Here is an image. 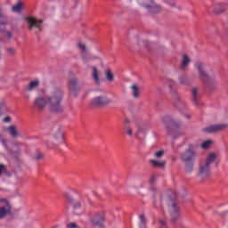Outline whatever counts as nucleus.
I'll use <instances>...</instances> for the list:
<instances>
[{
    "label": "nucleus",
    "mask_w": 228,
    "mask_h": 228,
    "mask_svg": "<svg viewBox=\"0 0 228 228\" xmlns=\"http://www.w3.org/2000/svg\"><path fill=\"white\" fill-rule=\"evenodd\" d=\"M63 99V93L60 90H54L49 94H40L35 98L34 108L36 110H45L49 108L51 111L58 113L61 111V100Z\"/></svg>",
    "instance_id": "f257e3e1"
},
{
    "label": "nucleus",
    "mask_w": 228,
    "mask_h": 228,
    "mask_svg": "<svg viewBox=\"0 0 228 228\" xmlns=\"http://www.w3.org/2000/svg\"><path fill=\"white\" fill-rule=\"evenodd\" d=\"M136 3L141 6V8H143V10H146V12L152 15H156V13H161V12H163V7L154 0H136Z\"/></svg>",
    "instance_id": "f03ea898"
},
{
    "label": "nucleus",
    "mask_w": 228,
    "mask_h": 228,
    "mask_svg": "<svg viewBox=\"0 0 228 228\" xmlns=\"http://www.w3.org/2000/svg\"><path fill=\"white\" fill-rule=\"evenodd\" d=\"M195 69L202 81H205L207 83L208 86H210L212 85H215L216 81L215 78H212L211 77L208 76V73L206 72V66L202 62H198L195 65Z\"/></svg>",
    "instance_id": "7ed1b4c3"
},
{
    "label": "nucleus",
    "mask_w": 228,
    "mask_h": 228,
    "mask_svg": "<svg viewBox=\"0 0 228 228\" xmlns=\"http://www.w3.org/2000/svg\"><path fill=\"white\" fill-rule=\"evenodd\" d=\"M197 175L200 181H206V179H209L211 175V166L205 164V162H201L200 164Z\"/></svg>",
    "instance_id": "20e7f679"
},
{
    "label": "nucleus",
    "mask_w": 228,
    "mask_h": 228,
    "mask_svg": "<svg viewBox=\"0 0 228 228\" xmlns=\"http://www.w3.org/2000/svg\"><path fill=\"white\" fill-rule=\"evenodd\" d=\"M12 211V206L10 201L6 199H0V219L4 218L7 215H10Z\"/></svg>",
    "instance_id": "39448f33"
},
{
    "label": "nucleus",
    "mask_w": 228,
    "mask_h": 228,
    "mask_svg": "<svg viewBox=\"0 0 228 228\" xmlns=\"http://www.w3.org/2000/svg\"><path fill=\"white\" fill-rule=\"evenodd\" d=\"M25 22L28 25V29L31 31L33 28L40 29L42 28V20L36 17H27L25 18Z\"/></svg>",
    "instance_id": "423d86ee"
},
{
    "label": "nucleus",
    "mask_w": 228,
    "mask_h": 228,
    "mask_svg": "<svg viewBox=\"0 0 228 228\" xmlns=\"http://www.w3.org/2000/svg\"><path fill=\"white\" fill-rule=\"evenodd\" d=\"M111 102L112 101L106 95L97 96L92 101L94 106H108V104H111Z\"/></svg>",
    "instance_id": "0eeeda50"
},
{
    "label": "nucleus",
    "mask_w": 228,
    "mask_h": 228,
    "mask_svg": "<svg viewBox=\"0 0 228 228\" xmlns=\"http://www.w3.org/2000/svg\"><path fill=\"white\" fill-rule=\"evenodd\" d=\"M196 156L197 153H195V151H193L192 149H189L182 154L181 159L183 160L184 163H191L195 162Z\"/></svg>",
    "instance_id": "6e6552de"
},
{
    "label": "nucleus",
    "mask_w": 228,
    "mask_h": 228,
    "mask_svg": "<svg viewBox=\"0 0 228 228\" xmlns=\"http://www.w3.org/2000/svg\"><path fill=\"white\" fill-rule=\"evenodd\" d=\"M228 125L225 123L211 125L204 128V133H218V131H224V129H227Z\"/></svg>",
    "instance_id": "1a4fd4ad"
},
{
    "label": "nucleus",
    "mask_w": 228,
    "mask_h": 228,
    "mask_svg": "<svg viewBox=\"0 0 228 228\" xmlns=\"http://www.w3.org/2000/svg\"><path fill=\"white\" fill-rule=\"evenodd\" d=\"M104 220H106L104 213L100 212L94 216L93 219L91 220V224H93V225H102Z\"/></svg>",
    "instance_id": "9d476101"
},
{
    "label": "nucleus",
    "mask_w": 228,
    "mask_h": 228,
    "mask_svg": "<svg viewBox=\"0 0 228 228\" xmlns=\"http://www.w3.org/2000/svg\"><path fill=\"white\" fill-rule=\"evenodd\" d=\"M77 47L79 49V51L81 52L82 53V60L83 61L86 62L88 61V48L86 47V45H85V43L79 41L77 43Z\"/></svg>",
    "instance_id": "9b49d317"
},
{
    "label": "nucleus",
    "mask_w": 228,
    "mask_h": 228,
    "mask_svg": "<svg viewBox=\"0 0 228 228\" xmlns=\"http://www.w3.org/2000/svg\"><path fill=\"white\" fill-rule=\"evenodd\" d=\"M170 213H171L172 220H177V218L181 216V211L179 210V207H177V204L173 203L170 206Z\"/></svg>",
    "instance_id": "f8f14e48"
},
{
    "label": "nucleus",
    "mask_w": 228,
    "mask_h": 228,
    "mask_svg": "<svg viewBox=\"0 0 228 228\" xmlns=\"http://www.w3.org/2000/svg\"><path fill=\"white\" fill-rule=\"evenodd\" d=\"M91 70L93 80L96 85H99V83H101V70H99V69L96 67H92Z\"/></svg>",
    "instance_id": "ddd939ff"
},
{
    "label": "nucleus",
    "mask_w": 228,
    "mask_h": 228,
    "mask_svg": "<svg viewBox=\"0 0 228 228\" xmlns=\"http://www.w3.org/2000/svg\"><path fill=\"white\" fill-rule=\"evenodd\" d=\"M5 131L12 136V138H17L20 136L19 128L15 126H9L5 128Z\"/></svg>",
    "instance_id": "4468645a"
},
{
    "label": "nucleus",
    "mask_w": 228,
    "mask_h": 228,
    "mask_svg": "<svg viewBox=\"0 0 228 228\" xmlns=\"http://www.w3.org/2000/svg\"><path fill=\"white\" fill-rule=\"evenodd\" d=\"M216 158H218V155L215 152H211L207 156L206 161L204 163L211 167V165L215 163Z\"/></svg>",
    "instance_id": "2eb2a0df"
},
{
    "label": "nucleus",
    "mask_w": 228,
    "mask_h": 228,
    "mask_svg": "<svg viewBox=\"0 0 228 228\" xmlns=\"http://www.w3.org/2000/svg\"><path fill=\"white\" fill-rule=\"evenodd\" d=\"M131 94L133 95V97L134 99H139L140 97V87L136 85V84H134L131 86Z\"/></svg>",
    "instance_id": "dca6fc26"
},
{
    "label": "nucleus",
    "mask_w": 228,
    "mask_h": 228,
    "mask_svg": "<svg viewBox=\"0 0 228 228\" xmlns=\"http://www.w3.org/2000/svg\"><path fill=\"white\" fill-rule=\"evenodd\" d=\"M190 63H191V59L188 56V54H183L181 62V69H186Z\"/></svg>",
    "instance_id": "f3484780"
},
{
    "label": "nucleus",
    "mask_w": 228,
    "mask_h": 228,
    "mask_svg": "<svg viewBox=\"0 0 228 228\" xmlns=\"http://www.w3.org/2000/svg\"><path fill=\"white\" fill-rule=\"evenodd\" d=\"M150 163H151L152 167H156L157 168H163L165 165H167V162H165V160L158 159H151L150 160Z\"/></svg>",
    "instance_id": "a211bd4d"
},
{
    "label": "nucleus",
    "mask_w": 228,
    "mask_h": 228,
    "mask_svg": "<svg viewBox=\"0 0 228 228\" xmlns=\"http://www.w3.org/2000/svg\"><path fill=\"white\" fill-rule=\"evenodd\" d=\"M53 138L56 143H63L64 142V134L61 131H58L54 134Z\"/></svg>",
    "instance_id": "6ab92c4d"
},
{
    "label": "nucleus",
    "mask_w": 228,
    "mask_h": 228,
    "mask_svg": "<svg viewBox=\"0 0 228 228\" xmlns=\"http://www.w3.org/2000/svg\"><path fill=\"white\" fill-rule=\"evenodd\" d=\"M105 79L108 83H113L115 81V75L111 72V69L105 70Z\"/></svg>",
    "instance_id": "aec40b11"
},
{
    "label": "nucleus",
    "mask_w": 228,
    "mask_h": 228,
    "mask_svg": "<svg viewBox=\"0 0 228 228\" xmlns=\"http://www.w3.org/2000/svg\"><path fill=\"white\" fill-rule=\"evenodd\" d=\"M38 85H40V81H38V79H35L28 85L27 89L28 92H33V90L38 88Z\"/></svg>",
    "instance_id": "412c9836"
},
{
    "label": "nucleus",
    "mask_w": 228,
    "mask_h": 228,
    "mask_svg": "<svg viewBox=\"0 0 228 228\" xmlns=\"http://www.w3.org/2000/svg\"><path fill=\"white\" fill-rule=\"evenodd\" d=\"M69 86L71 94H76V90H77V80L76 79L69 80Z\"/></svg>",
    "instance_id": "4be33fe9"
},
{
    "label": "nucleus",
    "mask_w": 228,
    "mask_h": 228,
    "mask_svg": "<svg viewBox=\"0 0 228 228\" xmlns=\"http://www.w3.org/2000/svg\"><path fill=\"white\" fill-rule=\"evenodd\" d=\"M12 10L15 13H20L22 11V3L18 2L16 4L12 5Z\"/></svg>",
    "instance_id": "5701e85b"
},
{
    "label": "nucleus",
    "mask_w": 228,
    "mask_h": 228,
    "mask_svg": "<svg viewBox=\"0 0 228 228\" xmlns=\"http://www.w3.org/2000/svg\"><path fill=\"white\" fill-rule=\"evenodd\" d=\"M213 143H215V142H213V140H211V139H208L207 141H204L200 144V147H201V149H209V147H211V145H213Z\"/></svg>",
    "instance_id": "b1692460"
},
{
    "label": "nucleus",
    "mask_w": 228,
    "mask_h": 228,
    "mask_svg": "<svg viewBox=\"0 0 228 228\" xmlns=\"http://www.w3.org/2000/svg\"><path fill=\"white\" fill-rule=\"evenodd\" d=\"M185 170L186 172H193V167L195 165V162H185Z\"/></svg>",
    "instance_id": "393cba45"
},
{
    "label": "nucleus",
    "mask_w": 228,
    "mask_h": 228,
    "mask_svg": "<svg viewBox=\"0 0 228 228\" xmlns=\"http://www.w3.org/2000/svg\"><path fill=\"white\" fill-rule=\"evenodd\" d=\"M8 20H6V16H4V13L0 9V26H3V24H7Z\"/></svg>",
    "instance_id": "a878e982"
},
{
    "label": "nucleus",
    "mask_w": 228,
    "mask_h": 228,
    "mask_svg": "<svg viewBox=\"0 0 228 228\" xmlns=\"http://www.w3.org/2000/svg\"><path fill=\"white\" fill-rule=\"evenodd\" d=\"M139 220H140V228L145 227V222H146L145 216L144 215H141L139 216Z\"/></svg>",
    "instance_id": "bb28decb"
},
{
    "label": "nucleus",
    "mask_w": 228,
    "mask_h": 228,
    "mask_svg": "<svg viewBox=\"0 0 228 228\" xmlns=\"http://www.w3.org/2000/svg\"><path fill=\"white\" fill-rule=\"evenodd\" d=\"M154 156H155V158H157V159H159L163 158V156H165V151L163 150L156 151L154 153Z\"/></svg>",
    "instance_id": "cd10ccee"
},
{
    "label": "nucleus",
    "mask_w": 228,
    "mask_h": 228,
    "mask_svg": "<svg viewBox=\"0 0 228 228\" xmlns=\"http://www.w3.org/2000/svg\"><path fill=\"white\" fill-rule=\"evenodd\" d=\"M0 175H6V166L0 164Z\"/></svg>",
    "instance_id": "c85d7f7f"
},
{
    "label": "nucleus",
    "mask_w": 228,
    "mask_h": 228,
    "mask_svg": "<svg viewBox=\"0 0 228 228\" xmlns=\"http://www.w3.org/2000/svg\"><path fill=\"white\" fill-rule=\"evenodd\" d=\"M191 94H192L193 100L197 101V99L199 98V93L197 91V88H192Z\"/></svg>",
    "instance_id": "c756f323"
},
{
    "label": "nucleus",
    "mask_w": 228,
    "mask_h": 228,
    "mask_svg": "<svg viewBox=\"0 0 228 228\" xmlns=\"http://www.w3.org/2000/svg\"><path fill=\"white\" fill-rule=\"evenodd\" d=\"M164 3L171 7L175 6V0H164Z\"/></svg>",
    "instance_id": "7c9ffc66"
},
{
    "label": "nucleus",
    "mask_w": 228,
    "mask_h": 228,
    "mask_svg": "<svg viewBox=\"0 0 228 228\" xmlns=\"http://www.w3.org/2000/svg\"><path fill=\"white\" fill-rule=\"evenodd\" d=\"M139 45H144L145 47H148L149 46V41L141 40V41H139Z\"/></svg>",
    "instance_id": "2f4dec72"
},
{
    "label": "nucleus",
    "mask_w": 228,
    "mask_h": 228,
    "mask_svg": "<svg viewBox=\"0 0 228 228\" xmlns=\"http://www.w3.org/2000/svg\"><path fill=\"white\" fill-rule=\"evenodd\" d=\"M0 142H1V143H3L4 147H5V149H8V146L6 145L7 141L4 138H3V136H1V135H0Z\"/></svg>",
    "instance_id": "473e14b6"
},
{
    "label": "nucleus",
    "mask_w": 228,
    "mask_h": 228,
    "mask_svg": "<svg viewBox=\"0 0 228 228\" xmlns=\"http://www.w3.org/2000/svg\"><path fill=\"white\" fill-rule=\"evenodd\" d=\"M7 54H9L10 56H12V54H15V50L14 48H7Z\"/></svg>",
    "instance_id": "72a5a7b5"
},
{
    "label": "nucleus",
    "mask_w": 228,
    "mask_h": 228,
    "mask_svg": "<svg viewBox=\"0 0 228 228\" xmlns=\"http://www.w3.org/2000/svg\"><path fill=\"white\" fill-rule=\"evenodd\" d=\"M179 81H180L181 85H184L186 83V77L181 76L179 77Z\"/></svg>",
    "instance_id": "f704fd0d"
},
{
    "label": "nucleus",
    "mask_w": 228,
    "mask_h": 228,
    "mask_svg": "<svg viewBox=\"0 0 228 228\" xmlns=\"http://www.w3.org/2000/svg\"><path fill=\"white\" fill-rule=\"evenodd\" d=\"M126 134H128V136H133V130L131 128H127Z\"/></svg>",
    "instance_id": "c9c22d12"
},
{
    "label": "nucleus",
    "mask_w": 228,
    "mask_h": 228,
    "mask_svg": "<svg viewBox=\"0 0 228 228\" xmlns=\"http://www.w3.org/2000/svg\"><path fill=\"white\" fill-rule=\"evenodd\" d=\"M67 227H68V228H76L77 225H76V224H74V223H70V224H69L67 225Z\"/></svg>",
    "instance_id": "e433bc0d"
},
{
    "label": "nucleus",
    "mask_w": 228,
    "mask_h": 228,
    "mask_svg": "<svg viewBox=\"0 0 228 228\" xmlns=\"http://www.w3.org/2000/svg\"><path fill=\"white\" fill-rule=\"evenodd\" d=\"M12 120V118L10 117H6L3 119V122L8 123Z\"/></svg>",
    "instance_id": "4c0bfd02"
},
{
    "label": "nucleus",
    "mask_w": 228,
    "mask_h": 228,
    "mask_svg": "<svg viewBox=\"0 0 228 228\" xmlns=\"http://www.w3.org/2000/svg\"><path fill=\"white\" fill-rule=\"evenodd\" d=\"M154 181H156V176H154V175L151 176L150 182L154 183Z\"/></svg>",
    "instance_id": "58836bf2"
},
{
    "label": "nucleus",
    "mask_w": 228,
    "mask_h": 228,
    "mask_svg": "<svg viewBox=\"0 0 228 228\" xmlns=\"http://www.w3.org/2000/svg\"><path fill=\"white\" fill-rule=\"evenodd\" d=\"M67 200H68V202H74V198H72V197H68V198H67Z\"/></svg>",
    "instance_id": "ea45409f"
},
{
    "label": "nucleus",
    "mask_w": 228,
    "mask_h": 228,
    "mask_svg": "<svg viewBox=\"0 0 228 228\" xmlns=\"http://www.w3.org/2000/svg\"><path fill=\"white\" fill-rule=\"evenodd\" d=\"M12 32H7L6 33V37L7 38H12Z\"/></svg>",
    "instance_id": "a19ab883"
},
{
    "label": "nucleus",
    "mask_w": 228,
    "mask_h": 228,
    "mask_svg": "<svg viewBox=\"0 0 228 228\" xmlns=\"http://www.w3.org/2000/svg\"><path fill=\"white\" fill-rule=\"evenodd\" d=\"M75 208H81V204H79V203H77L76 206H75Z\"/></svg>",
    "instance_id": "79ce46f5"
},
{
    "label": "nucleus",
    "mask_w": 228,
    "mask_h": 228,
    "mask_svg": "<svg viewBox=\"0 0 228 228\" xmlns=\"http://www.w3.org/2000/svg\"><path fill=\"white\" fill-rule=\"evenodd\" d=\"M160 224H162V225H165V222L161 221Z\"/></svg>",
    "instance_id": "37998d69"
},
{
    "label": "nucleus",
    "mask_w": 228,
    "mask_h": 228,
    "mask_svg": "<svg viewBox=\"0 0 228 228\" xmlns=\"http://www.w3.org/2000/svg\"><path fill=\"white\" fill-rule=\"evenodd\" d=\"M188 118H190V116H187Z\"/></svg>",
    "instance_id": "c03bdc74"
}]
</instances>
